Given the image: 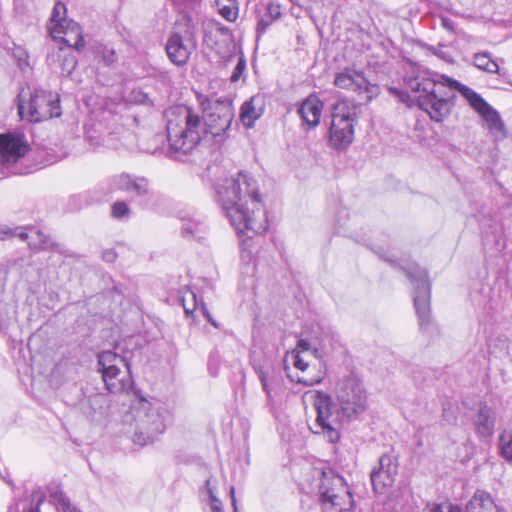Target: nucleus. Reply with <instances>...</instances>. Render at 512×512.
<instances>
[{
  "instance_id": "1",
  "label": "nucleus",
  "mask_w": 512,
  "mask_h": 512,
  "mask_svg": "<svg viewBox=\"0 0 512 512\" xmlns=\"http://www.w3.org/2000/svg\"><path fill=\"white\" fill-rule=\"evenodd\" d=\"M441 79L443 82L435 80L428 71H419L407 81L411 91L417 94V106L426 112L432 121L440 123L452 112L456 96L452 91H448L447 87L458 91L483 118L491 131L506 137L505 124L499 112L479 93L448 76L442 75Z\"/></svg>"
},
{
  "instance_id": "2",
  "label": "nucleus",
  "mask_w": 512,
  "mask_h": 512,
  "mask_svg": "<svg viewBox=\"0 0 512 512\" xmlns=\"http://www.w3.org/2000/svg\"><path fill=\"white\" fill-rule=\"evenodd\" d=\"M205 177L213 184L217 202L222 206L231 225L238 233L252 237L249 233L262 234L267 226L257 221L246 207L247 198L252 203H260V194L256 181L241 171L228 176L227 171L218 164L208 165Z\"/></svg>"
},
{
  "instance_id": "3",
  "label": "nucleus",
  "mask_w": 512,
  "mask_h": 512,
  "mask_svg": "<svg viewBox=\"0 0 512 512\" xmlns=\"http://www.w3.org/2000/svg\"><path fill=\"white\" fill-rule=\"evenodd\" d=\"M169 157L180 162L192 161L202 139V118L185 105L172 106L165 110Z\"/></svg>"
},
{
  "instance_id": "4",
  "label": "nucleus",
  "mask_w": 512,
  "mask_h": 512,
  "mask_svg": "<svg viewBox=\"0 0 512 512\" xmlns=\"http://www.w3.org/2000/svg\"><path fill=\"white\" fill-rule=\"evenodd\" d=\"M134 431L132 441L144 446L153 443L166 429L168 412L158 404L142 399L133 408Z\"/></svg>"
},
{
  "instance_id": "5",
  "label": "nucleus",
  "mask_w": 512,
  "mask_h": 512,
  "mask_svg": "<svg viewBox=\"0 0 512 512\" xmlns=\"http://www.w3.org/2000/svg\"><path fill=\"white\" fill-rule=\"evenodd\" d=\"M385 260L393 267L402 269L413 285V302L418 322L422 331H428L432 327L430 314V295L431 287L428 280L427 271L417 264H408L401 266L396 260L385 258Z\"/></svg>"
},
{
  "instance_id": "6",
  "label": "nucleus",
  "mask_w": 512,
  "mask_h": 512,
  "mask_svg": "<svg viewBox=\"0 0 512 512\" xmlns=\"http://www.w3.org/2000/svg\"><path fill=\"white\" fill-rule=\"evenodd\" d=\"M98 370L106 389L113 394L128 392L133 386L130 365L119 354L107 350L97 356Z\"/></svg>"
},
{
  "instance_id": "7",
  "label": "nucleus",
  "mask_w": 512,
  "mask_h": 512,
  "mask_svg": "<svg viewBox=\"0 0 512 512\" xmlns=\"http://www.w3.org/2000/svg\"><path fill=\"white\" fill-rule=\"evenodd\" d=\"M316 419L310 427L314 434L322 435L328 442L337 443L340 439L341 423L339 414L334 411L335 405L332 397L324 392L317 391L312 395Z\"/></svg>"
},
{
  "instance_id": "8",
  "label": "nucleus",
  "mask_w": 512,
  "mask_h": 512,
  "mask_svg": "<svg viewBox=\"0 0 512 512\" xmlns=\"http://www.w3.org/2000/svg\"><path fill=\"white\" fill-rule=\"evenodd\" d=\"M17 110L21 119H27L29 122L35 123L59 117L62 114L59 95L43 89H34L30 93L26 114L22 94L20 93L18 95Z\"/></svg>"
},
{
  "instance_id": "9",
  "label": "nucleus",
  "mask_w": 512,
  "mask_h": 512,
  "mask_svg": "<svg viewBox=\"0 0 512 512\" xmlns=\"http://www.w3.org/2000/svg\"><path fill=\"white\" fill-rule=\"evenodd\" d=\"M340 411L348 420L358 419L367 410V396L361 380L353 374L341 379L337 386Z\"/></svg>"
},
{
  "instance_id": "10",
  "label": "nucleus",
  "mask_w": 512,
  "mask_h": 512,
  "mask_svg": "<svg viewBox=\"0 0 512 512\" xmlns=\"http://www.w3.org/2000/svg\"><path fill=\"white\" fill-rule=\"evenodd\" d=\"M319 497L323 512H343L346 510V502L349 505L353 504L352 495L346 487L344 478L332 470L322 471Z\"/></svg>"
},
{
  "instance_id": "11",
  "label": "nucleus",
  "mask_w": 512,
  "mask_h": 512,
  "mask_svg": "<svg viewBox=\"0 0 512 512\" xmlns=\"http://www.w3.org/2000/svg\"><path fill=\"white\" fill-rule=\"evenodd\" d=\"M66 6L62 2L54 5L48 31L52 39L59 40L67 45L80 51L85 46L84 37L80 25L72 19L66 18Z\"/></svg>"
},
{
  "instance_id": "12",
  "label": "nucleus",
  "mask_w": 512,
  "mask_h": 512,
  "mask_svg": "<svg viewBox=\"0 0 512 512\" xmlns=\"http://www.w3.org/2000/svg\"><path fill=\"white\" fill-rule=\"evenodd\" d=\"M30 146L22 133L7 132L0 134V165L7 174L24 175L26 168L17 165L29 151Z\"/></svg>"
},
{
  "instance_id": "13",
  "label": "nucleus",
  "mask_w": 512,
  "mask_h": 512,
  "mask_svg": "<svg viewBox=\"0 0 512 512\" xmlns=\"http://www.w3.org/2000/svg\"><path fill=\"white\" fill-rule=\"evenodd\" d=\"M334 85L340 89L365 93L367 101H371L380 94V87L371 83L362 71L346 67L337 73L334 78Z\"/></svg>"
},
{
  "instance_id": "14",
  "label": "nucleus",
  "mask_w": 512,
  "mask_h": 512,
  "mask_svg": "<svg viewBox=\"0 0 512 512\" xmlns=\"http://www.w3.org/2000/svg\"><path fill=\"white\" fill-rule=\"evenodd\" d=\"M234 118V109L230 102L216 101L206 114L203 125V133L213 137L226 135Z\"/></svg>"
},
{
  "instance_id": "15",
  "label": "nucleus",
  "mask_w": 512,
  "mask_h": 512,
  "mask_svg": "<svg viewBox=\"0 0 512 512\" xmlns=\"http://www.w3.org/2000/svg\"><path fill=\"white\" fill-rule=\"evenodd\" d=\"M397 474V457L392 452L381 455L378 461V467H375L370 474L374 492L382 494L387 488L392 487Z\"/></svg>"
},
{
  "instance_id": "16",
  "label": "nucleus",
  "mask_w": 512,
  "mask_h": 512,
  "mask_svg": "<svg viewBox=\"0 0 512 512\" xmlns=\"http://www.w3.org/2000/svg\"><path fill=\"white\" fill-rule=\"evenodd\" d=\"M110 184L113 189L125 192L141 203L151 198L149 180L143 176L120 173L111 177Z\"/></svg>"
},
{
  "instance_id": "17",
  "label": "nucleus",
  "mask_w": 512,
  "mask_h": 512,
  "mask_svg": "<svg viewBox=\"0 0 512 512\" xmlns=\"http://www.w3.org/2000/svg\"><path fill=\"white\" fill-rule=\"evenodd\" d=\"M252 367L266 395V406L273 408L275 396L283 386V378L280 370L273 367H265L260 362H254Z\"/></svg>"
},
{
  "instance_id": "18",
  "label": "nucleus",
  "mask_w": 512,
  "mask_h": 512,
  "mask_svg": "<svg viewBox=\"0 0 512 512\" xmlns=\"http://www.w3.org/2000/svg\"><path fill=\"white\" fill-rule=\"evenodd\" d=\"M475 431L481 438H490L494 434L496 424V413L493 408L482 403L477 414L473 418Z\"/></svg>"
},
{
  "instance_id": "19",
  "label": "nucleus",
  "mask_w": 512,
  "mask_h": 512,
  "mask_svg": "<svg viewBox=\"0 0 512 512\" xmlns=\"http://www.w3.org/2000/svg\"><path fill=\"white\" fill-rule=\"evenodd\" d=\"M323 106V102L315 95L305 98L298 108L302 123L308 128L316 127L320 123Z\"/></svg>"
},
{
  "instance_id": "20",
  "label": "nucleus",
  "mask_w": 512,
  "mask_h": 512,
  "mask_svg": "<svg viewBox=\"0 0 512 512\" xmlns=\"http://www.w3.org/2000/svg\"><path fill=\"white\" fill-rule=\"evenodd\" d=\"M192 49L193 45L186 44L179 33H173L166 44V52L170 61L178 66L187 63Z\"/></svg>"
},
{
  "instance_id": "21",
  "label": "nucleus",
  "mask_w": 512,
  "mask_h": 512,
  "mask_svg": "<svg viewBox=\"0 0 512 512\" xmlns=\"http://www.w3.org/2000/svg\"><path fill=\"white\" fill-rule=\"evenodd\" d=\"M330 128H343L344 130L354 132V123L356 122V113L346 102H337L332 107Z\"/></svg>"
},
{
  "instance_id": "22",
  "label": "nucleus",
  "mask_w": 512,
  "mask_h": 512,
  "mask_svg": "<svg viewBox=\"0 0 512 512\" xmlns=\"http://www.w3.org/2000/svg\"><path fill=\"white\" fill-rule=\"evenodd\" d=\"M464 512H506L498 506L490 493L477 489L467 502Z\"/></svg>"
},
{
  "instance_id": "23",
  "label": "nucleus",
  "mask_w": 512,
  "mask_h": 512,
  "mask_svg": "<svg viewBox=\"0 0 512 512\" xmlns=\"http://www.w3.org/2000/svg\"><path fill=\"white\" fill-rule=\"evenodd\" d=\"M293 365L295 368L300 370L303 375L296 377V382L305 386H313L319 384L323 380V374L319 371L315 375H311L309 370V364L304 360L299 352L293 353Z\"/></svg>"
},
{
  "instance_id": "24",
  "label": "nucleus",
  "mask_w": 512,
  "mask_h": 512,
  "mask_svg": "<svg viewBox=\"0 0 512 512\" xmlns=\"http://www.w3.org/2000/svg\"><path fill=\"white\" fill-rule=\"evenodd\" d=\"M45 494L41 488L32 491L29 498L21 499L9 508L8 512H39V506L43 503Z\"/></svg>"
},
{
  "instance_id": "25",
  "label": "nucleus",
  "mask_w": 512,
  "mask_h": 512,
  "mask_svg": "<svg viewBox=\"0 0 512 512\" xmlns=\"http://www.w3.org/2000/svg\"><path fill=\"white\" fill-rule=\"evenodd\" d=\"M353 139L354 132L344 130L343 128H329V141L336 149L347 148Z\"/></svg>"
},
{
  "instance_id": "26",
  "label": "nucleus",
  "mask_w": 512,
  "mask_h": 512,
  "mask_svg": "<svg viewBox=\"0 0 512 512\" xmlns=\"http://www.w3.org/2000/svg\"><path fill=\"white\" fill-rule=\"evenodd\" d=\"M473 64L481 71L493 74L499 73V65L492 59L488 51L478 52L473 55Z\"/></svg>"
},
{
  "instance_id": "27",
  "label": "nucleus",
  "mask_w": 512,
  "mask_h": 512,
  "mask_svg": "<svg viewBox=\"0 0 512 512\" xmlns=\"http://www.w3.org/2000/svg\"><path fill=\"white\" fill-rule=\"evenodd\" d=\"M8 276V267L6 265H0V326H3L10 319L11 308L9 305L2 300L4 293V287Z\"/></svg>"
},
{
  "instance_id": "28",
  "label": "nucleus",
  "mask_w": 512,
  "mask_h": 512,
  "mask_svg": "<svg viewBox=\"0 0 512 512\" xmlns=\"http://www.w3.org/2000/svg\"><path fill=\"white\" fill-rule=\"evenodd\" d=\"M255 98L244 102L241 107L240 117L243 124L250 128L254 125L255 121L261 116V109H257L254 105Z\"/></svg>"
},
{
  "instance_id": "29",
  "label": "nucleus",
  "mask_w": 512,
  "mask_h": 512,
  "mask_svg": "<svg viewBox=\"0 0 512 512\" xmlns=\"http://www.w3.org/2000/svg\"><path fill=\"white\" fill-rule=\"evenodd\" d=\"M29 238L26 241L32 249H52L55 244L51 238L40 230H30Z\"/></svg>"
},
{
  "instance_id": "30",
  "label": "nucleus",
  "mask_w": 512,
  "mask_h": 512,
  "mask_svg": "<svg viewBox=\"0 0 512 512\" xmlns=\"http://www.w3.org/2000/svg\"><path fill=\"white\" fill-rule=\"evenodd\" d=\"M204 232V225L200 220L196 219H185L182 224V235L183 237L190 239L200 237V234Z\"/></svg>"
},
{
  "instance_id": "31",
  "label": "nucleus",
  "mask_w": 512,
  "mask_h": 512,
  "mask_svg": "<svg viewBox=\"0 0 512 512\" xmlns=\"http://www.w3.org/2000/svg\"><path fill=\"white\" fill-rule=\"evenodd\" d=\"M109 398L102 393H95L88 397V403L94 414L103 415L109 407Z\"/></svg>"
},
{
  "instance_id": "32",
  "label": "nucleus",
  "mask_w": 512,
  "mask_h": 512,
  "mask_svg": "<svg viewBox=\"0 0 512 512\" xmlns=\"http://www.w3.org/2000/svg\"><path fill=\"white\" fill-rule=\"evenodd\" d=\"M51 501L62 512H81L73 506L68 497L62 491H56L50 495Z\"/></svg>"
},
{
  "instance_id": "33",
  "label": "nucleus",
  "mask_w": 512,
  "mask_h": 512,
  "mask_svg": "<svg viewBox=\"0 0 512 512\" xmlns=\"http://www.w3.org/2000/svg\"><path fill=\"white\" fill-rule=\"evenodd\" d=\"M16 237H18L22 241H27L30 236L28 232H26L22 228H10L7 225L0 224V240L4 241Z\"/></svg>"
},
{
  "instance_id": "34",
  "label": "nucleus",
  "mask_w": 512,
  "mask_h": 512,
  "mask_svg": "<svg viewBox=\"0 0 512 512\" xmlns=\"http://www.w3.org/2000/svg\"><path fill=\"white\" fill-rule=\"evenodd\" d=\"M498 442L501 457L512 464V434L502 433Z\"/></svg>"
},
{
  "instance_id": "35",
  "label": "nucleus",
  "mask_w": 512,
  "mask_h": 512,
  "mask_svg": "<svg viewBox=\"0 0 512 512\" xmlns=\"http://www.w3.org/2000/svg\"><path fill=\"white\" fill-rule=\"evenodd\" d=\"M205 488L209 497V507L211 512H224L221 500L216 496L214 488L211 486V479L205 481Z\"/></svg>"
},
{
  "instance_id": "36",
  "label": "nucleus",
  "mask_w": 512,
  "mask_h": 512,
  "mask_svg": "<svg viewBox=\"0 0 512 512\" xmlns=\"http://www.w3.org/2000/svg\"><path fill=\"white\" fill-rule=\"evenodd\" d=\"M111 214L116 219H128L130 209L125 201H116L111 207Z\"/></svg>"
},
{
  "instance_id": "37",
  "label": "nucleus",
  "mask_w": 512,
  "mask_h": 512,
  "mask_svg": "<svg viewBox=\"0 0 512 512\" xmlns=\"http://www.w3.org/2000/svg\"><path fill=\"white\" fill-rule=\"evenodd\" d=\"M98 53L106 66H111L117 61V55L112 48L103 46L99 49Z\"/></svg>"
},
{
  "instance_id": "38",
  "label": "nucleus",
  "mask_w": 512,
  "mask_h": 512,
  "mask_svg": "<svg viewBox=\"0 0 512 512\" xmlns=\"http://www.w3.org/2000/svg\"><path fill=\"white\" fill-rule=\"evenodd\" d=\"M275 20L270 19L266 14L260 15L256 27L257 40L267 31Z\"/></svg>"
},
{
  "instance_id": "39",
  "label": "nucleus",
  "mask_w": 512,
  "mask_h": 512,
  "mask_svg": "<svg viewBox=\"0 0 512 512\" xmlns=\"http://www.w3.org/2000/svg\"><path fill=\"white\" fill-rule=\"evenodd\" d=\"M390 95L396 97L399 102L406 104L408 107L412 106V99L407 91L401 90L397 87H389Z\"/></svg>"
},
{
  "instance_id": "40",
  "label": "nucleus",
  "mask_w": 512,
  "mask_h": 512,
  "mask_svg": "<svg viewBox=\"0 0 512 512\" xmlns=\"http://www.w3.org/2000/svg\"><path fill=\"white\" fill-rule=\"evenodd\" d=\"M182 305L186 314L192 313L197 307L196 295L192 291H188L182 298Z\"/></svg>"
},
{
  "instance_id": "41",
  "label": "nucleus",
  "mask_w": 512,
  "mask_h": 512,
  "mask_svg": "<svg viewBox=\"0 0 512 512\" xmlns=\"http://www.w3.org/2000/svg\"><path fill=\"white\" fill-rule=\"evenodd\" d=\"M220 15L229 22H234L238 17V7L224 5L219 9Z\"/></svg>"
},
{
  "instance_id": "42",
  "label": "nucleus",
  "mask_w": 512,
  "mask_h": 512,
  "mask_svg": "<svg viewBox=\"0 0 512 512\" xmlns=\"http://www.w3.org/2000/svg\"><path fill=\"white\" fill-rule=\"evenodd\" d=\"M267 16L270 17V19L278 20L281 17V8L280 5L269 2L265 7V12Z\"/></svg>"
},
{
  "instance_id": "43",
  "label": "nucleus",
  "mask_w": 512,
  "mask_h": 512,
  "mask_svg": "<svg viewBox=\"0 0 512 512\" xmlns=\"http://www.w3.org/2000/svg\"><path fill=\"white\" fill-rule=\"evenodd\" d=\"M246 68V62L243 57H240L238 63L236 64L233 73L231 75V81L236 82L239 80L240 76L243 74Z\"/></svg>"
},
{
  "instance_id": "44",
  "label": "nucleus",
  "mask_w": 512,
  "mask_h": 512,
  "mask_svg": "<svg viewBox=\"0 0 512 512\" xmlns=\"http://www.w3.org/2000/svg\"><path fill=\"white\" fill-rule=\"evenodd\" d=\"M133 100L140 104L152 105V101L149 96L141 90H134L132 92Z\"/></svg>"
},
{
  "instance_id": "45",
  "label": "nucleus",
  "mask_w": 512,
  "mask_h": 512,
  "mask_svg": "<svg viewBox=\"0 0 512 512\" xmlns=\"http://www.w3.org/2000/svg\"><path fill=\"white\" fill-rule=\"evenodd\" d=\"M14 55L17 57L18 65L21 69L28 65V55L24 50L18 49Z\"/></svg>"
},
{
  "instance_id": "46",
  "label": "nucleus",
  "mask_w": 512,
  "mask_h": 512,
  "mask_svg": "<svg viewBox=\"0 0 512 512\" xmlns=\"http://www.w3.org/2000/svg\"><path fill=\"white\" fill-rule=\"evenodd\" d=\"M116 258H117V253L115 252L114 249H106L102 252V259L105 262L112 263L116 260Z\"/></svg>"
},
{
  "instance_id": "47",
  "label": "nucleus",
  "mask_w": 512,
  "mask_h": 512,
  "mask_svg": "<svg viewBox=\"0 0 512 512\" xmlns=\"http://www.w3.org/2000/svg\"><path fill=\"white\" fill-rule=\"evenodd\" d=\"M201 311L209 323H211L216 328L219 327V324L214 320L211 313L209 312V310L207 309L203 302L201 303Z\"/></svg>"
},
{
  "instance_id": "48",
  "label": "nucleus",
  "mask_w": 512,
  "mask_h": 512,
  "mask_svg": "<svg viewBox=\"0 0 512 512\" xmlns=\"http://www.w3.org/2000/svg\"><path fill=\"white\" fill-rule=\"evenodd\" d=\"M297 348L300 349L301 351H308L310 348V343L306 339H300L298 340Z\"/></svg>"
},
{
  "instance_id": "49",
  "label": "nucleus",
  "mask_w": 512,
  "mask_h": 512,
  "mask_svg": "<svg viewBox=\"0 0 512 512\" xmlns=\"http://www.w3.org/2000/svg\"><path fill=\"white\" fill-rule=\"evenodd\" d=\"M230 496H231V502H232V506L234 508V512H237V501H236V497H235V488L233 486L230 487Z\"/></svg>"
},
{
  "instance_id": "50",
  "label": "nucleus",
  "mask_w": 512,
  "mask_h": 512,
  "mask_svg": "<svg viewBox=\"0 0 512 512\" xmlns=\"http://www.w3.org/2000/svg\"><path fill=\"white\" fill-rule=\"evenodd\" d=\"M217 31H219L224 36L231 34V30L228 27L223 26L221 24H217Z\"/></svg>"
},
{
  "instance_id": "51",
  "label": "nucleus",
  "mask_w": 512,
  "mask_h": 512,
  "mask_svg": "<svg viewBox=\"0 0 512 512\" xmlns=\"http://www.w3.org/2000/svg\"><path fill=\"white\" fill-rule=\"evenodd\" d=\"M442 24L448 30H453L454 29L453 21L448 19V18H442Z\"/></svg>"
},
{
  "instance_id": "52",
  "label": "nucleus",
  "mask_w": 512,
  "mask_h": 512,
  "mask_svg": "<svg viewBox=\"0 0 512 512\" xmlns=\"http://www.w3.org/2000/svg\"><path fill=\"white\" fill-rule=\"evenodd\" d=\"M448 512H464V509L459 505H450Z\"/></svg>"
},
{
  "instance_id": "53",
  "label": "nucleus",
  "mask_w": 512,
  "mask_h": 512,
  "mask_svg": "<svg viewBox=\"0 0 512 512\" xmlns=\"http://www.w3.org/2000/svg\"><path fill=\"white\" fill-rule=\"evenodd\" d=\"M9 473L7 472V470H5L4 472H1L0 471V476L3 480H5L9 485H12V481L10 479H7Z\"/></svg>"
},
{
  "instance_id": "54",
  "label": "nucleus",
  "mask_w": 512,
  "mask_h": 512,
  "mask_svg": "<svg viewBox=\"0 0 512 512\" xmlns=\"http://www.w3.org/2000/svg\"><path fill=\"white\" fill-rule=\"evenodd\" d=\"M140 149L143 150L146 153H151V154H154L156 152V150H157L156 147L150 148V147H143L142 145H140Z\"/></svg>"
},
{
  "instance_id": "55",
  "label": "nucleus",
  "mask_w": 512,
  "mask_h": 512,
  "mask_svg": "<svg viewBox=\"0 0 512 512\" xmlns=\"http://www.w3.org/2000/svg\"><path fill=\"white\" fill-rule=\"evenodd\" d=\"M66 61L71 65V69H74V67L76 65V60L74 59V57H71L70 59H66Z\"/></svg>"
},
{
  "instance_id": "56",
  "label": "nucleus",
  "mask_w": 512,
  "mask_h": 512,
  "mask_svg": "<svg viewBox=\"0 0 512 512\" xmlns=\"http://www.w3.org/2000/svg\"><path fill=\"white\" fill-rule=\"evenodd\" d=\"M430 512H443V509L440 505H435Z\"/></svg>"
},
{
  "instance_id": "57",
  "label": "nucleus",
  "mask_w": 512,
  "mask_h": 512,
  "mask_svg": "<svg viewBox=\"0 0 512 512\" xmlns=\"http://www.w3.org/2000/svg\"><path fill=\"white\" fill-rule=\"evenodd\" d=\"M88 140H89V142L91 143V145H93V146H98V145H99V143H98V142H95V143L93 142V138H92V136H88Z\"/></svg>"
},
{
  "instance_id": "58",
  "label": "nucleus",
  "mask_w": 512,
  "mask_h": 512,
  "mask_svg": "<svg viewBox=\"0 0 512 512\" xmlns=\"http://www.w3.org/2000/svg\"><path fill=\"white\" fill-rule=\"evenodd\" d=\"M3 172H0V179L3 178Z\"/></svg>"
}]
</instances>
